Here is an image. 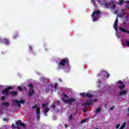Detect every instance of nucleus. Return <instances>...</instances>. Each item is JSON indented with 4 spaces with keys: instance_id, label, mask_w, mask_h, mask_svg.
<instances>
[{
    "instance_id": "nucleus-45",
    "label": "nucleus",
    "mask_w": 129,
    "mask_h": 129,
    "mask_svg": "<svg viewBox=\"0 0 129 129\" xmlns=\"http://www.w3.org/2000/svg\"><path fill=\"white\" fill-rule=\"evenodd\" d=\"M125 19H126V20L127 21V20H128V16H126L125 17Z\"/></svg>"
},
{
    "instance_id": "nucleus-22",
    "label": "nucleus",
    "mask_w": 129,
    "mask_h": 129,
    "mask_svg": "<svg viewBox=\"0 0 129 129\" xmlns=\"http://www.w3.org/2000/svg\"><path fill=\"white\" fill-rule=\"evenodd\" d=\"M49 110H50V109L48 107H46L44 108V113H47L48 112V111H49Z\"/></svg>"
},
{
    "instance_id": "nucleus-51",
    "label": "nucleus",
    "mask_w": 129,
    "mask_h": 129,
    "mask_svg": "<svg viewBox=\"0 0 129 129\" xmlns=\"http://www.w3.org/2000/svg\"><path fill=\"white\" fill-rule=\"evenodd\" d=\"M83 112H86L87 111V110H85V109H84L83 110Z\"/></svg>"
},
{
    "instance_id": "nucleus-47",
    "label": "nucleus",
    "mask_w": 129,
    "mask_h": 129,
    "mask_svg": "<svg viewBox=\"0 0 129 129\" xmlns=\"http://www.w3.org/2000/svg\"><path fill=\"white\" fill-rule=\"evenodd\" d=\"M125 4H129V1H126L124 2Z\"/></svg>"
},
{
    "instance_id": "nucleus-29",
    "label": "nucleus",
    "mask_w": 129,
    "mask_h": 129,
    "mask_svg": "<svg viewBox=\"0 0 129 129\" xmlns=\"http://www.w3.org/2000/svg\"><path fill=\"white\" fill-rule=\"evenodd\" d=\"M47 105H48V104H45V103L42 104V108H44V107H45V106H47Z\"/></svg>"
},
{
    "instance_id": "nucleus-46",
    "label": "nucleus",
    "mask_w": 129,
    "mask_h": 129,
    "mask_svg": "<svg viewBox=\"0 0 129 129\" xmlns=\"http://www.w3.org/2000/svg\"><path fill=\"white\" fill-rule=\"evenodd\" d=\"M114 108V106H113L110 108L111 110H113V109Z\"/></svg>"
},
{
    "instance_id": "nucleus-48",
    "label": "nucleus",
    "mask_w": 129,
    "mask_h": 129,
    "mask_svg": "<svg viewBox=\"0 0 129 129\" xmlns=\"http://www.w3.org/2000/svg\"><path fill=\"white\" fill-rule=\"evenodd\" d=\"M64 125L66 128L68 127V124H64Z\"/></svg>"
},
{
    "instance_id": "nucleus-19",
    "label": "nucleus",
    "mask_w": 129,
    "mask_h": 129,
    "mask_svg": "<svg viewBox=\"0 0 129 129\" xmlns=\"http://www.w3.org/2000/svg\"><path fill=\"white\" fill-rule=\"evenodd\" d=\"M29 88H30V90H32L33 89V88H34V86H33V84H29L28 85Z\"/></svg>"
},
{
    "instance_id": "nucleus-26",
    "label": "nucleus",
    "mask_w": 129,
    "mask_h": 129,
    "mask_svg": "<svg viewBox=\"0 0 129 129\" xmlns=\"http://www.w3.org/2000/svg\"><path fill=\"white\" fill-rule=\"evenodd\" d=\"M37 120H40V115H41V114H37Z\"/></svg>"
},
{
    "instance_id": "nucleus-55",
    "label": "nucleus",
    "mask_w": 129,
    "mask_h": 129,
    "mask_svg": "<svg viewBox=\"0 0 129 129\" xmlns=\"http://www.w3.org/2000/svg\"><path fill=\"white\" fill-rule=\"evenodd\" d=\"M94 101H97V100H94Z\"/></svg>"
},
{
    "instance_id": "nucleus-16",
    "label": "nucleus",
    "mask_w": 129,
    "mask_h": 129,
    "mask_svg": "<svg viewBox=\"0 0 129 129\" xmlns=\"http://www.w3.org/2000/svg\"><path fill=\"white\" fill-rule=\"evenodd\" d=\"M125 85L124 84H122L121 86H119L118 88H119V89H120V90H122V89H123L125 87Z\"/></svg>"
},
{
    "instance_id": "nucleus-2",
    "label": "nucleus",
    "mask_w": 129,
    "mask_h": 129,
    "mask_svg": "<svg viewBox=\"0 0 129 129\" xmlns=\"http://www.w3.org/2000/svg\"><path fill=\"white\" fill-rule=\"evenodd\" d=\"M100 15H101V12H100V11H94L92 15L93 22H95V20H98V19L100 18Z\"/></svg>"
},
{
    "instance_id": "nucleus-20",
    "label": "nucleus",
    "mask_w": 129,
    "mask_h": 129,
    "mask_svg": "<svg viewBox=\"0 0 129 129\" xmlns=\"http://www.w3.org/2000/svg\"><path fill=\"white\" fill-rule=\"evenodd\" d=\"M80 95L81 96H83V97H85V96H86V93L85 92L81 93H80Z\"/></svg>"
},
{
    "instance_id": "nucleus-28",
    "label": "nucleus",
    "mask_w": 129,
    "mask_h": 129,
    "mask_svg": "<svg viewBox=\"0 0 129 129\" xmlns=\"http://www.w3.org/2000/svg\"><path fill=\"white\" fill-rule=\"evenodd\" d=\"M51 108H56V106L54 105V103H52V104L51 105Z\"/></svg>"
},
{
    "instance_id": "nucleus-41",
    "label": "nucleus",
    "mask_w": 129,
    "mask_h": 129,
    "mask_svg": "<svg viewBox=\"0 0 129 129\" xmlns=\"http://www.w3.org/2000/svg\"><path fill=\"white\" fill-rule=\"evenodd\" d=\"M120 126V124H118L116 126V128H118Z\"/></svg>"
},
{
    "instance_id": "nucleus-4",
    "label": "nucleus",
    "mask_w": 129,
    "mask_h": 129,
    "mask_svg": "<svg viewBox=\"0 0 129 129\" xmlns=\"http://www.w3.org/2000/svg\"><path fill=\"white\" fill-rule=\"evenodd\" d=\"M100 75H103L104 77H106V78H109V74L105 71H101V73L97 75L98 77H99Z\"/></svg>"
},
{
    "instance_id": "nucleus-11",
    "label": "nucleus",
    "mask_w": 129,
    "mask_h": 129,
    "mask_svg": "<svg viewBox=\"0 0 129 129\" xmlns=\"http://www.w3.org/2000/svg\"><path fill=\"white\" fill-rule=\"evenodd\" d=\"M127 93V91L126 90L122 91L119 93V95H125Z\"/></svg>"
},
{
    "instance_id": "nucleus-37",
    "label": "nucleus",
    "mask_w": 129,
    "mask_h": 129,
    "mask_svg": "<svg viewBox=\"0 0 129 129\" xmlns=\"http://www.w3.org/2000/svg\"><path fill=\"white\" fill-rule=\"evenodd\" d=\"M6 100V97L2 96L1 98V100Z\"/></svg>"
},
{
    "instance_id": "nucleus-53",
    "label": "nucleus",
    "mask_w": 129,
    "mask_h": 129,
    "mask_svg": "<svg viewBox=\"0 0 129 129\" xmlns=\"http://www.w3.org/2000/svg\"><path fill=\"white\" fill-rule=\"evenodd\" d=\"M44 79H43V83H45V82L44 81Z\"/></svg>"
},
{
    "instance_id": "nucleus-14",
    "label": "nucleus",
    "mask_w": 129,
    "mask_h": 129,
    "mask_svg": "<svg viewBox=\"0 0 129 129\" xmlns=\"http://www.w3.org/2000/svg\"><path fill=\"white\" fill-rule=\"evenodd\" d=\"M3 104L6 106V107H9V106H10V103L9 102H3Z\"/></svg>"
},
{
    "instance_id": "nucleus-25",
    "label": "nucleus",
    "mask_w": 129,
    "mask_h": 129,
    "mask_svg": "<svg viewBox=\"0 0 129 129\" xmlns=\"http://www.w3.org/2000/svg\"><path fill=\"white\" fill-rule=\"evenodd\" d=\"M19 35L17 34H15L13 35L14 39H16V38H18Z\"/></svg>"
},
{
    "instance_id": "nucleus-52",
    "label": "nucleus",
    "mask_w": 129,
    "mask_h": 129,
    "mask_svg": "<svg viewBox=\"0 0 129 129\" xmlns=\"http://www.w3.org/2000/svg\"><path fill=\"white\" fill-rule=\"evenodd\" d=\"M56 102V103H60V101H57Z\"/></svg>"
},
{
    "instance_id": "nucleus-7",
    "label": "nucleus",
    "mask_w": 129,
    "mask_h": 129,
    "mask_svg": "<svg viewBox=\"0 0 129 129\" xmlns=\"http://www.w3.org/2000/svg\"><path fill=\"white\" fill-rule=\"evenodd\" d=\"M92 104V101L91 100L87 101L86 103H85L83 105V106L85 107V108H87L89 105H91Z\"/></svg>"
},
{
    "instance_id": "nucleus-56",
    "label": "nucleus",
    "mask_w": 129,
    "mask_h": 129,
    "mask_svg": "<svg viewBox=\"0 0 129 129\" xmlns=\"http://www.w3.org/2000/svg\"><path fill=\"white\" fill-rule=\"evenodd\" d=\"M127 115H129V114H127Z\"/></svg>"
},
{
    "instance_id": "nucleus-50",
    "label": "nucleus",
    "mask_w": 129,
    "mask_h": 129,
    "mask_svg": "<svg viewBox=\"0 0 129 129\" xmlns=\"http://www.w3.org/2000/svg\"><path fill=\"white\" fill-rule=\"evenodd\" d=\"M58 81H59V82H62V80H61V79H59Z\"/></svg>"
},
{
    "instance_id": "nucleus-33",
    "label": "nucleus",
    "mask_w": 129,
    "mask_h": 129,
    "mask_svg": "<svg viewBox=\"0 0 129 129\" xmlns=\"http://www.w3.org/2000/svg\"><path fill=\"white\" fill-rule=\"evenodd\" d=\"M63 95L64 97H66V98H68V96L66 94L63 93Z\"/></svg>"
},
{
    "instance_id": "nucleus-35",
    "label": "nucleus",
    "mask_w": 129,
    "mask_h": 129,
    "mask_svg": "<svg viewBox=\"0 0 129 129\" xmlns=\"http://www.w3.org/2000/svg\"><path fill=\"white\" fill-rule=\"evenodd\" d=\"M12 127L13 129L16 128V126L15 125V124L13 123L12 124Z\"/></svg>"
},
{
    "instance_id": "nucleus-15",
    "label": "nucleus",
    "mask_w": 129,
    "mask_h": 129,
    "mask_svg": "<svg viewBox=\"0 0 129 129\" xmlns=\"http://www.w3.org/2000/svg\"><path fill=\"white\" fill-rule=\"evenodd\" d=\"M36 114H41V113H40V107H37L36 108Z\"/></svg>"
},
{
    "instance_id": "nucleus-5",
    "label": "nucleus",
    "mask_w": 129,
    "mask_h": 129,
    "mask_svg": "<svg viewBox=\"0 0 129 129\" xmlns=\"http://www.w3.org/2000/svg\"><path fill=\"white\" fill-rule=\"evenodd\" d=\"M62 99L64 102H66V103H72L75 102V101H76V99H75L74 98H72L68 100H65V99H64V98H62Z\"/></svg>"
},
{
    "instance_id": "nucleus-54",
    "label": "nucleus",
    "mask_w": 129,
    "mask_h": 129,
    "mask_svg": "<svg viewBox=\"0 0 129 129\" xmlns=\"http://www.w3.org/2000/svg\"><path fill=\"white\" fill-rule=\"evenodd\" d=\"M128 10H129V5H128Z\"/></svg>"
},
{
    "instance_id": "nucleus-36",
    "label": "nucleus",
    "mask_w": 129,
    "mask_h": 129,
    "mask_svg": "<svg viewBox=\"0 0 129 129\" xmlns=\"http://www.w3.org/2000/svg\"><path fill=\"white\" fill-rule=\"evenodd\" d=\"M29 50H30V51H33V47H32V46H29Z\"/></svg>"
},
{
    "instance_id": "nucleus-42",
    "label": "nucleus",
    "mask_w": 129,
    "mask_h": 129,
    "mask_svg": "<svg viewBox=\"0 0 129 129\" xmlns=\"http://www.w3.org/2000/svg\"><path fill=\"white\" fill-rule=\"evenodd\" d=\"M112 9H115V5L114 4H113V5L112 6Z\"/></svg>"
},
{
    "instance_id": "nucleus-38",
    "label": "nucleus",
    "mask_w": 129,
    "mask_h": 129,
    "mask_svg": "<svg viewBox=\"0 0 129 129\" xmlns=\"http://www.w3.org/2000/svg\"><path fill=\"white\" fill-rule=\"evenodd\" d=\"M126 45L127 47H129V41H126Z\"/></svg>"
},
{
    "instance_id": "nucleus-49",
    "label": "nucleus",
    "mask_w": 129,
    "mask_h": 129,
    "mask_svg": "<svg viewBox=\"0 0 129 129\" xmlns=\"http://www.w3.org/2000/svg\"><path fill=\"white\" fill-rule=\"evenodd\" d=\"M44 113V115H45V116H48V114H47V113Z\"/></svg>"
},
{
    "instance_id": "nucleus-34",
    "label": "nucleus",
    "mask_w": 129,
    "mask_h": 129,
    "mask_svg": "<svg viewBox=\"0 0 129 129\" xmlns=\"http://www.w3.org/2000/svg\"><path fill=\"white\" fill-rule=\"evenodd\" d=\"M87 120V119H84L81 121V123H83L84 122L86 121Z\"/></svg>"
},
{
    "instance_id": "nucleus-27",
    "label": "nucleus",
    "mask_w": 129,
    "mask_h": 129,
    "mask_svg": "<svg viewBox=\"0 0 129 129\" xmlns=\"http://www.w3.org/2000/svg\"><path fill=\"white\" fill-rule=\"evenodd\" d=\"M45 91H46V92H47V93L49 92V91H50V88H49V87H47V88L45 89Z\"/></svg>"
},
{
    "instance_id": "nucleus-30",
    "label": "nucleus",
    "mask_w": 129,
    "mask_h": 129,
    "mask_svg": "<svg viewBox=\"0 0 129 129\" xmlns=\"http://www.w3.org/2000/svg\"><path fill=\"white\" fill-rule=\"evenodd\" d=\"M18 90H19V91H22V90H23V89L20 86H19L18 87Z\"/></svg>"
},
{
    "instance_id": "nucleus-40",
    "label": "nucleus",
    "mask_w": 129,
    "mask_h": 129,
    "mask_svg": "<svg viewBox=\"0 0 129 129\" xmlns=\"http://www.w3.org/2000/svg\"><path fill=\"white\" fill-rule=\"evenodd\" d=\"M3 120H4V121H9V119H8L6 118H3Z\"/></svg>"
},
{
    "instance_id": "nucleus-18",
    "label": "nucleus",
    "mask_w": 129,
    "mask_h": 129,
    "mask_svg": "<svg viewBox=\"0 0 129 129\" xmlns=\"http://www.w3.org/2000/svg\"><path fill=\"white\" fill-rule=\"evenodd\" d=\"M126 123L124 122L119 129H124L125 127Z\"/></svg>"
},
{
    "instance_id": "nucleus-44",
    "label": "nucleus",
    "mask_w": 129,
    "mask_h": 129,
    "mask_svg": "<svg viewBox=\"0 0 129 129\" xmlns=\"http://www.w3.org/2000/svg\"><path fill=\"white\" fill-rule=\"evenodd\" d=\"M118 84H122V82H121V81H119L118 82Z\"/></svg>"
},
{
    "instance_id": "nucleus-13",
    "label": "nucleus",
    "mask_w": 129,
    "mask_h": 129,
    "mask_svg": "<svg viewBox=\"0 0 129 129\" xmlns=\"http://www.w3.org/2000/svg\"><path fill=\"white\" fill-rule=\"evenodd\" d=\"M3 42L6 45H10V40L7 39H3Z\"/></svg>"
},
{
    "instance_id": "nucleus-21",
    "label": "nucleus",
    "mask_w": 129,
    "mask_h": 129,
    "mask_svg": "<svg viewBox=\"0 0 129 129\" xmlns=\"http://www.w3.org/2000/svg\"><path fill=\"white\" fill-rule=\"evenodd\" d=\"M123 2H124V0H120L119 1V6H122V5L123 4Z\"/></svg>"
},
{
    "instance_id": "nucleus-31",
    "label": "nucleus",
    "mask_w": 129,
    "mask_h": 129,
    "mask_svg": "<svg viewBox=\"0 0 129 129\" xmlns=\"http://www.w3.org/2000/svg\"><path fill=\"white\" fill-rule=\"evenodd\" d=\"M91 3H92V4L94 5V6H95V5H96V3L94 0H92Z\"/></svg>"
},
{
    "instance_id": "nucleus-43",
    "label": "nucleus",
    "mask_w": 129,
    "mask_h": 129,
    "mask_svg": "<svg viewBox=\"0 0 129 129\" xmlns=\"http://www.w3.org/2000/svg\"><path fill=\"white\" fill-rule=\"evenodd\" d=\"M54 87L55 89H56L57 88V83H55L54 84Z\"/></svg>"
},
{
    "instance_id": "nucleus-24",
    "label": "nucleus",
    "mask_w": 129,
    "mask_h": 129,
    "mask_svg": "<svg viewBox=\"0 0 129 129\" xmlns=\"http://www.w3.org/2000/svg\"><path fill=\"white\" fill-rule=\"evenodd\" d=\"M101 110V109L100 108H98L96 109V111L95 113H98Z\"/></svg>"
},
{
    "instance_id": "nucleus-9",
    "label": "nucleus",
    "mask_w": 129,
    "mask_h": 129,
    "mask_svg": "<svg viewBox=\"0 0 129 129\" xmlns=\"http://www.w3.org/2000/svg\"><path fill=\"white\" fill-rule=\"evenodd\" d=\"M118 25V18L117 17L113 24V28L115 29V31L117 30Z\"/></svg>"
},
{
    "instance_id": "nucleus-39",
    "label": "nucleus",
    "mask_w": 129,
    "mask_h": 129,
    "mask_svg": "<svg viewBox=\"0 0 129 129\" xmlns=\"http://www.w3.org/2000/svg\"><path fill=\"white\" fill-rule=\"evenodd\" d=\"M35 108H37V105H35L32 107V109H35Z\"/></svg>"
},
{
    "instance_id": "nucleus-6",
    "label": "nucleus",
    "mask_w": 129,
    "mask_h": 129,
    "mask_svg": "<svg viewBox=\"0 0 129 129\" xmlns=\"http://www.w3.org/2000/svg\"><path fill=\"white\" fill-rule=\"evenodd\" d=\"M14 103H16L18 106H21V104H24L25 103V100L22 99L21 101L19 100H14Z\"/></svg>"
},
{
    "instance_id": "nucleus-17",
    "label": "nucleus",
    "mask_w": 129,
    "mask_h": 129,
    "mask_svg": "<svg viewBox=\"0 0 129 129\" xmlns=\"http://www.w3.org/2000/svg\"><path fill=\"white\" fill-rule=\"evenodd\" d=\"M86 96L88 98H91V97H92L93 96L91 94L87 93Z\"/></svg>"
},
{
    "instance_id": "nucleus-12",
    "label": "nucleus",
    "mask_w": 129,
    "mask_h": 129,
    "mask_svg": "<svg viewBox=\"0 0 129 129\" xmlns=\"http://www.w3.org/2000/svg\"><path fill=\"white\" fill-rule=\"evenodd\" d=\"M34 93H35V91L33 89H31L29 90L28 92V95L29 96H32V95H33V94H34Z\"/></svg>"
},
{
    "instance_id": "nucleus-8",
    "label": "nucleus",
    "mask_w": 129,
    "mask_h": 129,
    "mask_svg": "<svg viewBox=\"0 0 129 129\" xmlns=\"http://www.w3.org/2000/svg\"><path fill=\"white\" fill-rule=\"evenodd\" d=\"M12 89H13V87H8L6 89H5L2 91V94H5V93H6V94H9V90H11Z\"/></svg>"
},
{
    "instance_id": "nucleus-3",
    "label": "nucleus",
    "mask_w": 129,
    "mask_h": 129,
    "mask_svg": "<svg viewBox=\"0 0 129 129\" xmlns=\"http://www.w3.org/2000/svg\"><path fill=\"white\" fill-rule=\"evenodd\" d=\"M16 125H17V129H21V127H20V126H21L22 127H26L25 124H24L22 122L21 120H18L16 121Z\"/></svg>"
},
{
    "instance_id": "nucleus-23",
    "label": "nucleus",
    "mask_w": 129,
    "mask_h": 129,
    "mask_svg": "<svg viewBox=\"0 0 129 129\" xmlns=\"http://www.w3.org/2000/svg\"><path fill=\"white\" fill-rule=\"evenodd\" d=\"M69 119L70 120H72V119H73V115H70L69 117Z\"/></svg>"
},
{
    "instance_id": "nucleus-1",
    "label": "nucleus",
    "mask_w": 129,
    "mask_h": 129,
    "mask_svg": "<svg viewBox=\"0 0 129 129\" xmlns=\"http://www.w3.org/2000/svg\"><path fill=\"white\" fill-rule=\"evenodd\" d=\"M65 65H69V59L67 57L61 59L58 65L59 69H64Z\"/></svg>"
},
{
    "instance_id": "nucleus-32",
    "label": "nucleus",
    "mask_w": 129,
    "mask_h": 129,
    "mask_svg": "<svg viewBox=\"0 0 129 129\" xmlns=\"http://www.w3.org/2000/svg\"><path fill=\"white\" fill-rule=\"evenodd\" d=\"M102 5H103V6H105L106 8H108V5L107 4V3H105V4H102Z\"/></svg>"
},
{
    "instance_id": "nucleus-10",
    "label": "nucleus",
    "mask_w": 129,
    "mask_h": 129,
    "mask_svg": "<svg viewBox=\"0 0 129 129\" xmlns=\"http://www.w3.org/2000/svg\"><path fill=\"white\" fill-rule=\"evenodd\" d=\"M9 94H11L12 96H17L18 95V92L11 91L9 92Z\"/></svg>"
}]
</instances>
